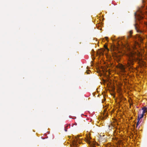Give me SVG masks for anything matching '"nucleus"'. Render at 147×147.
I'll return each instance as SVG.
<instances>
[{
    "instance_id": "1",
    "label": "nucleus",
    "mask_w": 147,
    "mask_h": 147,
    "mask_svg": "<svg viewBox=\"0 0 147 147\" xmlns=\"http://www.w3.org/2000/svg\"><path fill=\"white\" fill-rule=\"evenodd\" d=\"M126 56L127 57V63L125 64L126 67L129 69L131 68L132 65H134V62L137 60L140 61V59L137 58L136 57V55L131 51L127 53Z\"/></svg>"
},
{
    "instance_id": "2",
    "label": "nucleus",
    "mask_w": 147,
    "mask_h": 147,
    "mask_svg": "<svg viewBox=\"0 0 147 147\" xmlns=\"http://www.w3.org/2000/svg\"><path fill=\"white\" fill-rule=\"evenodd\" d=\"M135 27L138 34H136L137 37L138 38V39L141 42L144 39V37L143 36V35H145L146 36L147 34H145L146 31L144 30H142L140 28L138 25V23H136L135 24Z\"/></svg>"
},
{
    "instance_id": "3",
    "label": "nucleus",
    "mask_w": 147,
    "mask_h": 147,
    "mask_svg": "<svg viewBox=\"0 0 147 147\" xmlns=\"http://www.w3.org/2000/svg\"><path fill=\"white\" fill-rule=\"evenodd\" d=\"M80 136H78V137H76L73 140L72 144L74 146V147H76L78 143H80V142H79L78 140V138Z\"/></svg>"
},
{
    "instance_id": "4",
    "label": "nucleus",
    "mask_w": 147,
    "mask_h": 147,
    "mask_svg": "<svg viewBox=\"0 0 147 147\" xmlns=\"http://www.w3.org/2000/svg\"><path fill=\"white\" fill-rule=\"evenodd\" d=\"M119 68L120 69L121 72L122 73H124L125 72V67L124 65L122 64H120L119 65Z\"/></svg>"
},
{
    "instance_id": "5",
    "label": "nucleus",
    "mask_w": 147,
    "mask_h": 147,
    "mask_svg": "<svg viewBox=\"0 0 147 147\" xmlns=\"http://www.w3.org/2000/svg\"><path fill=\"white\" fill-rule=\"evenodd\" d=\"M90 139L91 138L89 136H87L86 141L89 144H90L91 143V141H90Z\"/></svg>"
},
{
    "instance_id": "6",
    "label": "nucleus",
    "mask_w": 147,
    "mask_h": 147,
    "mask_svg": "<svg viewBox=\"0 0 147 147\" xmlns=\"http://www.w3.org/2000/svg\"><path fill=\"white\" fill-rule=\"evenodd\" d=\"M144 116V114L142 113V114L140 115H139L138 118V120H140V119L142 118Z\"/></svg>"
},
{
    "instance_id": "7",
    "label": "nucleus",
    "mask_w": 147,
    "mask_h": 147,
    "mask_svg": "<svg viewBox=\"0 0 147 147\" xmlns=\"http://www.w3.org/2000/svg\"><path fill=\"white\" fill-rule=\"evenodd\" d=\"M142 109L143 111L142 113L144 114L146 112L147 110V109L146 107H144Z\"/></svg>"
},
{
    "instance_id": "8",
    "label": "nucleus",
    "mask_w": 147,
    "mask_h": 147,
    "mask_svg": "<svg viewBox=\"0 0 147 147\" xmlns=\"http://www.w3.org/2000/svg\"><path fill=\"white\" fill-rule=\"evenodd\" d=\"M90 144L91 145L90 147H96L95 145L94 144H93V143H92L91 142Z\"/></svg>"
},
{
    "instance_id": "9",
    "label": "nucleus",
    "mask_w": 147,
    "mask_h": 147,
    "mask_svg": "<svg viewBox=\"0 0 147 147\" xmlns=\"http://www.w3.org/2000/svg\"><path fill=\"white\" fill-rule=\"evenodd\" d=\"M138 120V122L136 124V127H137V126H138V125L140 123L139 122L140 120Z\"/></svg>"
},
{
    "instance_id": "10",
    "label": "nucleus",
    "mask_w": 147,
    "mask_h": 147,
    "mask_svg": "<svg viewBox=\"0 0 147 147\" xmlns=\"http://www.w3.org/2000/svg\"><path fill=\"white\" fill-rule=\"evenodd\" d=\"M132 31H130V35H131V34H132Z\"/></svg>"
},
{
    "instance_id": "11",
    "label": "nucleus",
    "mask_w": 147,
    "mask_h": 147,
    "mask_svg": "<svg viewBox=\"0 0 147 147\" xmlns=\"http://www.w3.org/2000/svg\"><path fill=\"white\" fill-rule=\"evenodd\" d=\"M105 38L107 40V39L108 38L107 37H105Z\"/></svg>"
},
{
    "instance_id": "12",
    "label": "nucleus",
    "mask_w": 147,
    "mask_h": 147,
    "mask_svg": "<svg viewBox=\"0 0 147 147\" xmlns=\"http://www.w3.org/2000/svg\"><path fill=\"white\" fill-rule=\"evenodd\" d=\"M89 71H87V74H89Z\"/></svg>"
},
{
    "instance_id": "13",
    "label": "nucleus",
    "mask_w": 147,
    "mask_h": 147,
    "mask_svg": "<svg viewBox=\"0 0 147 147\" xmlns=\"http://www.w3.org/2000/svg\"><path fill=\"white\" fill-rule=\"evenodd\" d=\"M65 131H67V130L66 129H65Z\"/></svg>"
},
{
    "instance_id": "14",
    "label": "nucleus",
    "mask_w": 147,
    "mask_h": 147,
    "mask_svg": "<svg viewBox=\"0 0 147 147\" xmlns=\"http://www.w3.org/2000/svg\"><path fill=\"white\" fill-rule=\"evenodd\" d=\"M145 0L147 1V0Z\"/></svg>"
}]
</instances>
